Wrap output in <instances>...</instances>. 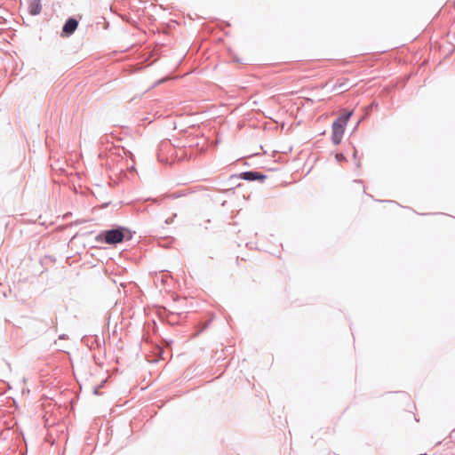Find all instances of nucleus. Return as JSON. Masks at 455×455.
<instances>
[{"mask_svg": "<svg viewBox=\"0 0 455 455\" xmlns=\"http://www.w3.org/2000/svg\"><path fill=\"white\" fill-rule=\"evenodd\" d=\"M42 11L41 0H32L28 4V12L31 15H38Z\"/></svg>", "mask_w": 455, "mask_h": 455, "instance_id": "39448f33", "label": "nucleus"}, {"mask_svg": "<svg viewBox=\"0 0 455 455\" xmlns=\"http://www.w3.org/2000/svg\"><path fill=\"white\" fill-rule=\"evenodd\" d=\"M356 156H357V151H356V150H355V151H354V154H353V156L355 158V157H356Z\"/></svg>", "mask_w": 455, "mask_h": 455, "instance_id": "6e6552de", "label": "nucleus"}, {"mask_svg": "<svg viewBox=\"0 0 455 455\" xmlns=\"http://www.w3.org/2000/svg\"><path fill=\"white\" fill-rule=\"evenodd\" d=\"M351 116L352 112L344 113L336 118L332 123L331 141L334 145H339L341 142L345 132V127Z\"/></svg>", "mask_w": 455, "mask_h": 455, "instance_id": "f03ea898", "label": "nucleus"}, {"mask_svg": "<svg viewBox=\"0 0 455 455\" xmlns=\"http://www.w3.org/2000/svg\"><path fill=\"white\" fill-rule=\"evenodd\" d=\"M338 88L344 89V91H346L347 90L346 89V83H339V82H337L335 84V85L333 86V89L335 90V89H338Z\"/></svg>", "mask_w": 455, "mask_h": 455, "instance_id": "423d86ee", "label": "nucleus"}, {"mask_svg": "<svg viewBox=\"0 0 455 455\" xmlns=\"http://www.w3.org/2000/svg\"><path fill=\"white\" fill-rule=\"evenodd\" d=\"M335 158L337 159L338 162L346 161V157L341 153L336 154Z\"/></svg>", "mask_w": 455, "mask_h": 455, "instance_id": "0eeeda50", "label": "nucleus"}, {"mask_svg": "<svg viewBox=\"0 0 455 455\" xmlns=\"http://www.w3.org/2000/svg\"><path fill=\"white\" fill-rule=\"evenodd\" d=\"M78 21L74 18H69L63 26L62 32L67 36L72 35L77 28Z\"/></svg>", "mask_w": 455, "mask_h": 455, "instance_id": "20e7f679", "label": "nucleus"}, {"mask_svg": "<svg viewBox=\"0 0 455 455\" xmlns=\"http://www.w3.org/2000/svg\"><path fill=\"white\" fill-rule=\"evenodd\" d=\"M132 237V235L130 230L123 227H118L116 228L101 231L96 235L95 240L98 243L114 245L122 243L124 239L130 240Z\"/></svg>", "mask_w": 455, "mask_h": 455, "instance_id": "f257e3e1", "label": "nucleus"}, {"mask_svg": "<svg viewBox=\"0 0 455 455\" xmlns=\"http://www.w3.org/2000/svg\"><path fill=\"white\" fill-rule=\"evenodd\" d=\"M241 179L248 181L263 180L266 179V175L253 171L243 172L240 174Z\"/></svg>", "mask_w": 455, "mask_h": 455, "instance_id": "7ed1b4c3", "label": "nucleus"}]
</instances>
